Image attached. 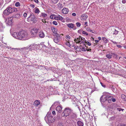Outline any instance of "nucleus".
Returning a JSON list of instances; mask_svg holds the SVG:
<instances>
[{"instance_id": "1", "label": "nucleus", "mask_w": 126, "mask_h": 126, "mask_svg": "<svg viewBox=\"0 0 126 126\" xmlns=\"http://www.w3.org/2000/svg\"><path fill=\"white\" fill-rule=\"evenodd\" d=\"M14 37L20 40H25L29 38L27 33L22 30L19 32H15L12 34Z\"/></svg>"}, {"instance_id": "2", "label": "nucleus", "mask_w": 126, "mask_h": 126, "mask_svg": "<svg viewBox=\"0 0 126 126\" xmlns=\"http://www.w3.org/2000/svg\"><path fill=\"white\" fill-rule=\"evenodd\" d=\"M104 94H103L101 96L100 99L101 102L111 103L113 97L107 95L106 94H108V93H104Z\"/></svg>"}, {"instance_id": "3", "label": "nucleus", "mask_w": 126, "mask_h": 126, "mask_svg": "<svg viewBox=\"0 0 126 126\" xmlns=\"http://www.w3.org/2000/svg\"><path fill=\"white\" fill-rule=\"evenodd\" d=\"M45 120L46 122H48L51 123L55 121V119L52 116L51 113L48 112L45 117Z\"/></svg>"}, {"instance_id": "4", "label": "nucleus", "mask_w": 126, "mask_h": 126, "mask_svg": "<svg viewBox=\"0 0 126 126\" xmlns=\"http://www.w3.org/2000/svg\"><path fill=\"white\" fill-rule=\"evenodd\" d=\"M16 12L17 11L16 8L15 9ZM15 9L12 8L10 7H8L5 10L4 12V14L5 15H7L11 14L14 11H15Z\"/></svg>"}, {"instance_id": "5", "label": "nucleus", "mask_w": 126, "mask_h": 126, "mask_svg": "<svg viewBox=\"0 0 126 126\" xmlns=\"http://www.w3.org/2000/svg\"><path fill=\"white\" fill-rule=\"evenodd\" d=\"M72 111L73 110L69 108L68 107L64 109V110L62 114V115L63 116L66 117L69 116Z\"/></svg>"}, {"instance_id": "6", "label": "nucleus", "mask_w": 126, "mask_h": 126, "mask_svg": "<svg viewBox=\"0 0 126 126\" xmlns=\"http://www.w3.org/2000/svg\"><path fill=\"white\" fill-rule=\"evenodd\" d=\"M28 21H32L33 23H36L37 22L35 16L33 14H31L28 18Z\"/></svg>"}, {"instance_id": "7", "label": "nucleus", "mask_w": 126, "mask_h": 126, "mask_svg": "<svg viewBox=\"0 0 126 126\" xmlns=\"http://www.w3.org/2000/svg\"><path fill=\"white\" fill-rule=\"evenodd\" d=\"M39 31V29H38L35 28L31 30V37H33L36 36Z\"/></svg>"}, {"instance_id": "8", "label": "nucleus", "mask_w": 126, "mask_h": 126, "mask_svg": "<svg viewBox=\"0 0 126 126\" xmlns=\"http://www.w3.org/2000/svg\"><path fill=\"white\" fill-rule=\"evenodd\" d=\"M70 117L71 119H75L77 118V115L76 113H72L71 114Z\"/></svg>"}, {"instance_id": "9", "label": "nucleus", "mask_w": 126, "mask_h": 126, "mask_svg": "<svg viewBox=\"0 0 126 126\" xmlns=\"http://www.w3.org/2000/svg\"><path fill=\"white\" fill-rule=\"evenodd\" d=\"M88 16L86 14L82 15L81 16V19L82 20H85L87 19Z\"/></svg>"}, {"instance_id": "10", "label": "nucleus", "mask_w": 126, "mask_h": 126, "mask_svg": "<svg viewBox=\"0 0 126 126\" xmlns=\"http://www.w3.org/2000/svg\"><path fill=\"white\" fill-rule=\"evenodd\" d=\"M68 11L69 10L68 9L66 8H63L62 10V12L65 14H67Z\"/></svg>"}, {"instance_id": "11", "label": "nucleus", "mask_w": 126, "mask_h": 126, "mask_svg": "<svg viewBox=\"0 0 126 126\" xmlns=\"http://www.w3.org/2000/svg\"><path fill=\"white\" fill-rule=\"evenodd\" d=\"M40 104V102L39 100H38L35 101L33 103V105L36 107L38 106Z\"/></svg>"}, {"instance_id": "12", "label": "nucleus", "mask_w": 126, "mask_h": 126, "mask_svg": "<svg viewBox=\"0 0 126 126\" xmlns=\"http://www.w3.org/2000/svg\"><path fill=\"white\" fill-rule=\"evenodd\" d=\"M20 16V15L19 14L17 13L15 15H13L12 17V18H18Z\"/></svg>"}, {"instance_id": "13", "label": "nucleus", "mask_w": 126, "mask_h": 126, "mask_svg": "<svg viewBox=\"0 0 126 126\" xmlns=\"http://www.w3.org/2000/svg\"><path fill=\"white\" fill-rule=\"evenodd\" d=\"M39 37L41 38H43L45 36L44 34L42 31L39 32Z\"/></svg>"}, {"instance_id": "14", "label": "nucleus", "mask_w": 126, "mask_h": 126, "mask_svg": "<svg viewBox=\"0 0 126 126\" xmlns=\"http://www.w3.org/2000/svg\"><path fill=\"white\" fill-rule=\"evenodd\" d=\"M77 124L78 126H83L84 125L83 123L80 121H78L77 122Z\"/></svg>"}, {"instance_id": "15", "label": "nucleus", "mask_w": 126, "mask_h": 126, "mask_svg": "<svg viewBox=\"0 0 126 126\" xmlns=\"http://www.w3.org/2000/svg\"><path fill=\"white\" fill-rule=\"evenodd\" d=\"M56 109L57 111L60 112L62 111V107L60 106H58L56 108Z\"/></svg>"}, {"instance_id": "16", "label": "nucleus", "mask_w": 126, "mask_h": 126, "mask_svg": "<svg viewBox=\"0 0 126 126\" xmlns=\"http://www.w3.org/2000/svg\"><path fill=\"white\" fill-rule=\"evenodd\" d=\"M56 18L57 20H62L63 19V18L60 15H58L56 16Z\"/></svg>"}, {"instance_id": "17", "label": "nucleus", "mask_w": 126, "mask_h": 126, "mask_svg": "<svg viewBox=\"0 0 126 126\" xmlns=\"http://www.w3.org/2000/svg\"><path fill=\"white\" fill-rule=\"evenodd\" d=\"M51 29L54 33L55 34L57 32V29L56 28L52 27Z\"/></svg>"}, {"instance_id": "18", "label": "nucleus", "mask_w": 126, "mask_h": 126, "mask_svg": "<svg viewBox=\"0 0 126 126\" xmlns=\"http://www.w3.org/2000/svg\"><path fill=\"white\" fill-rule=\"evenodd\" d=\"M47 16V15L45 13H42L40 16V17H46Z\"/></svg>"}, {"instance_id": "19", "label": "nucleus", "mask_w": 126, "mask_h": 126, "mask_svg": "<svg viewBox=\"0 0 126 126\" xmlns=\"http://www.w3.org/2000/svg\"><path fill=\"white\" fill-rule=\"evenodd\" d=\"M114 54L113 53H111L110 54H107L106 55V56L109 59H111L112 57V56Z\"/></svg>"}, {"instance_id": "20", "label": "nucleus", "mask_w": 126, "mask_h": 126, "mask_svg": "<svg viewBox=\"0 0 126 126\" xmlns=\"http://www.w3.org/2000/svg\"><path fill=\"white\" fill-rule=\"evenodd\" d=\"M53 40L55 43H58L59 41V40L57 37L54 38L53 39Z\"/></svg>"}, {"instance_id": "21", "label": "nucleus", "mask_w": 126, "mask_h": 126, "mask_svg": "<svg viewBox=\"0 0 126 126\" xmlns=\"http://www.w3.org/2000/svg\"><path fill=\"white\" fill-rule=\"evenodd\" d=\"M67 26L70 28H72L74 27V25L72 23L68 24L67 25Z\"/></svg>"}, {"instance_id": "22", "label": "nucleus", "mask_w": 126, "mask_h": 126, "mask_svg": "<svg viewBox=\"0 0 126 126\" xmlns=\"http://www.w3.org/2000/svg\"><path fill=\"white\" fill-rule=\"evenodd\" d=\"M57 7L59 9H61L63 7L61 3H59L57 4Z\"/></svg>"}, {"instance_id": "23", "label": "nucleus", "mask_w": 126, "mask_h": 126, "mask_svg": "<svg viewBox=\"0 0 126 126\" xmlns=\"http://www.w3.org/2000/svg\"><path fill=\"white\" fill-rule=\"evenodd\" d=\"M35 9H36L35 11V13H37L38 14L39 12H40V11L38 8L36 7L35 8Z\"/></svg>"}, {"instance_id": "24", "label": "nucleus", "mask_w": 126, "mask_h": 126, "mask_svg": "<svg viewBox=\"0 0 126 126\" xmlns=\"http://www.w3.org/2000/svg\"><path fill=\"white\" fill-rule=\"evenodd\" d=\"M80 40V38H78L77 39H75L74 40L75 41V42L76 41H78V43H79L81 42V41Z\"/></svg>"}, {"instance_id": "25", "label": "nucleus", "mask_w": 126, "mask_h": 126, "mask_svg": "<svg viewBox=\"0 0 126 126\" xmlns=\"http://www.w3.org/2000/svg\"><path fill=\"white\" fill-rule=\"evenodd\" d=\"M56 18V17L54 15H51L50 16V18L51 19H54Z\"/></svg>"}, {"instance_id": "26", "label": "nucleus", "mask_w": 126, "mask_h": 126, "mask_svg": "<svg viewBox=\"0 0 126 126\" xmlns=\"http://www.w3.org/2000/svg\"><path fill=\"white\" fill-rule=\"evenodd\" d=\"M15 6L16 7H18L20 6V3L18 2H16L15 4Z\"/></svg>"}, {"instance_id": "27", "label": "nucleus", "mask_w": 126, "mask_h": 126, "mask_svg": "<svg viewBox=\"0 0 126 126\" xmlns=\"http://www.w3.org/2000/svg\"><path fill=\"white\" fill-rule=\"evenodd\" d=\"M69 47H70L71 45L69 41H67L65 43Z\"/></svg>"}, {"instance_id": "28", "label": "nucleus", "mask_w": 126, "mask_h": 126, "mask_svg": "<svg viewBox=\"0 0 126 126\" xmlns=\"http://www.w3.org/2000/svg\"><path fill=\"white\" fill-rule=\"evenodd\" d=\"M59 0H51V1L53 3H56Z\"/></svg>"}, {"instance_id": "29", "label": "nucleus", "mask_w": 126, "mask_h": 126, "mask_svg": "<svg viewBox=\"0 0 126 126\" xmlns=\"http://www.w3.org/2000/svg\"><path fill=\"white\" fill-rule=\"evenodd\" d=\"M118 31L116 30V29H115L114 31V33H113V34L116 35L118 34Z\"/></svg>"}, {"instance_id": "30", "label": "nucleus", "mask_w": 126, "mask_h": 126, "mask_svg": "<svg viewBox=\"0 0 126 126\" xmlns=\"http://www.w3.org/2000/svg\"><path fill=\"white\" fill-rule=\"evenodd\" d=\"M76 24L77 25V27H79L81 25V24L79 22H77Z\"/></svg>"}, {"instance_id": "31", "label": "nucleus", "mask_w": 126, "mask_h": 126, "mask_svg": "<svg viewBox=\"0 0 126 126\" xmlns=\"http://www.w3.org/2000/svg\"><path fill=\"white\" fill-rule=\"evenodd\" d=\"M102 39L103 40V41L105 42L106 43H107V39L105 37H103L102 38Z\"/></svg>"}, {"instance_id": "32", "label": "nucleus", "mask_w": 126, "mask_h": 126, "mask_svg": "<svg viewBox=\"0 0 126 126\" xmlns=\"http://www.w3.org/2000/svg\"><path fill=\"white\" fill-rule=\"evenodd\" d=\"M86 41L85 40V43H87L88 44V45L89 46H90V45H91V43L89 42H88V41H86Z\"/></svg>"}, {"instance_id": "33", "label": "nucleus", "mask_w": 126, "mask_h": 126, "mask_svg": "<svg viewBox=\"0 0 126 126\" xmlns=\"http://www.w3.org/2000/svg\"><path fill=\"white\" fill-rule=\"evenodd\" d=\"M52 23L55 25H57V23L56 21H54L52 22Z\"/></svg>"}, {"instance_id": "34", "label": "nucleus", "mask_w": 126, "mask_h": 126, "mask_svg": "<svg viewBox=\"0 0 126 126\" xmlns=\"http://www.w3.org/2000/svg\"><path fill=\"white\" fill-rule=\"evenodd\" d=\"M82 33L83 34H86V35H88V34L86 32L84 31H83L82 32Z\"/></svg>"}, {"instance_id": "35", "label": "nucleus", "mask_w": 126, "mask_h": 126, "mask_svg": "<svg viewBox=\"0 0 126 126\" xmlns=\"http://www.w3.org/2000/svg\"><path fill=\"white\" fill-rule=\"evenodd\" d=\"M82 51H86V50L85 49V47H82Z\"/></svg>"}, {"instance_id": "36", "label": "nucleus", "mask_w": 126, "mask_h": 126, "mask_svg": "<svg viewBox=\"0 0 126 126\" xmlns=\"http://www.w3.org/2000/svg\"><path fill=\"white\" fill-rule=\"evenodd\" d=\"M66 38L67 39H69L70 38V37L68 35H67L66 36Z\"/></svg>"}, {"instance_id": "37", "label": "nucleus", "mask_w": 126, "mask_h": 126, "mask_svg": "<svg viewBox=\"0 0 126 126\" xmlns=\"http://www.w3.org/2000/svg\"><path fill=\"white\" fill-rule=\"evenodd\" d=\"M117 110L119 111H120L121 110H122L123 111L124 110V109H121V108H117Z\"/></svg>"}, {"instance_id": "38", "label": "nucleus", "mask_w": 126, "mask_h": 126, "mask_svg": "<svg viewBox=\"0 0 126 126\" xmlns=\"http://www.w3.org/2000/svg\"><path fill=\"white\" fill-rule=\"evenodd\" d=\"M117 110L119 111H120L121 110H122L123 111L124 110V109H121V108H117Z\"/></svg>"}, {"instance_id": "39", "label": "nucleus", "mask_w": 126, "mask_h": 126, "mask_svg": "<svg viewBox=\"0 0 126 126\" xmlns=\"http://www.w3.org/2000/svg\"><path fill=\"white\" fill-rule=\"evenodd\" d=\"M55 34L56 35V36L57 37H60V35L58 33H57V32L55 33Z\"/></svg>"}, {"instance_id": "40", "label": "nucleus", "mask_w": 126, "mask_h": 126, "mask_svg": "<svg viewBox=\"0 0 126 126\" xmlns=\"http://www.w3.org/2000/svg\"><path fill=\"white\" fill-rule=\"evenodd\" d=\"M52 113L53 115H55L56 114V112L55 111H53L52 112Z\"/></svg>"}, {"instance_id": "41", "label": "nucleus", "mask_w": 126, "mask_h": 126, "mask_svg": "<svg viewBox=\"0 0 126 126\" xmlns=\"http://www.w3.org/2000/svg\"><path fill=\"white\" fill-rule=\"evenodd\" d=\"M58 126H63L62 124L59 123L58 124Z\"/></svg>"}, {"instance_id": "42", "label": "nucleus", "mask_w": 126, "mask_h": 126, "mask_svg": "<svg viewBox=\"0 0 126 126\" xmlns=\"http://www.w3.org/2000/svg\"><path fill=\"white\" fill-rule=\"evenodd\" d=\"M121 97L122 98H123L124 99L125 98V97L126 98V96L124 95H121Z\"/></svg>"}, {"instance_id": "43", "label": "nucleus", "mask_w": 126, "mask_h": 126, "mask_svg": "<svg viewBox=\"0 0 126 126\" xmlns=\"http://www.w3.org/2000/svg\"><path fill=\"white\" fill-rule=\"evenodd\" d=\"M100 83L101 85L103 87H106V86L105 85H104L102 83V82H100Z\"/></svg>"}, {"instance_id": "44", "label": "nucleus", "mask_w": 126, "mask_h": 126, "mask_svg": "<svg viewBox=\"0 0 126 126\" xmlns=\"http://www.w3.org/2000/svg\"><path fill=\"white\" fill-rule=\"evenodd\" d=\"M85 39V38H82V37H81V39L83 40V41H82V43H84V42H85V40H84V39Z\"/></svg>"}, {"instance_id": "45", "label": "nucleus", "mask_w": 126, "mask_h": 126, "mask_svg": "<svg viewBox=\"0 0 126 126\" xmlns=\"http://www.w3.org/2000/svg\"><path fill=\"white\" fill-rule=\"evenodd\" d=\"M112 101L113 102H115L116 101V99L115 98H112Z\"/></svg>"}, {"instance_id": "46", "label": "nucleus", "mask_w": 126, "mask_h": 126, "mask_svg": "<svg viewBox=\"0 0 126 126\" xmlns=\"http://www.w3.org/2000/svg\"><path fill=\"white\" fill-rule=\"evenodd\" d=\"M27 16V14L26 13H24V14L23 16L24 17H26Z\"/></svg>"}, {"instance_id": "47", "label": "nucleus", "mask_w": 126, "mask_h": 126, "mask_svg": "<svg viewBox=\"0 0 126 126\" xmlns=\"http://www.w3.org/2000/svg\"><path fill=\"white\" fill-rule=\"evenodd\" d=\"M42 21L43 22H45V23H46V21H45V19H42Z\"/></svg>"}, {"instance_id": "48", "label": "nucleus", "mask_w": 126, "mask_h": 126, "mask_svg": "<svg viewBox=\"0 0 126 126\" xmlns=\"http://www.w3.org/2000/svg\"><path fill=\"white\" fill-rule=\"evenodd\" d=\"M86 29V30L88 31H90V28L89 27L87 28Z\"/></svg>"}, {"instance_id": "49", "label": "nucleus", "mask_w": 126, "mask_h": 126, "mask_svg": "<svg viewBox=\"0 0 126 126\" xmlns=\"http://www.w3.org/2000/svg\"><path fill=\"white\" fill-rule=\"evenodd\" d=\"M72 15L74 16H76V14L75 13H73L72 14Z\"/></svg>"}, {"instance_id": "50", "label": "nucleus", "mask_w": 126, "mask_h": 126, "mask_svg": "<svg viewBox=\"0 0 126 126\" xmlns=\"http://www.w3.org/2000/svg\"><path fill=\"white\" fill-rule=\"evenodd\" d=\"M117 47H119L120 48H121V47H122V46L120 45H117Z\"/></svg>"}, {"instance_id": "51", "label": "nucleus", "mask_w": 126, "mask_h": 126, "mask_svg": "<svg viewBox=\"0 0 126 126\" xmlns=\"http://www.w3.org/2000/svg\"><path fill=\"white\" fill-rule=\"evenodd\" d=\"M122 2L123 3H125L126 2V0H123Z\"/></svg>"}, {"instance_id": "52", "label": "nucleus", "mask_w": 126, "mask_h": 126, "mask_svg": "<svg viewBox=\"0 0 126 126\" xmlns=\"http://www.w3.org/2000/svg\"><path fill=\"white\" fill-rule=\"evenodd\" d=\"M30 6L32 7L33 8L35 6L33 4H31L30 5Z\"/></svg>"}, {"instance_id": "53", "label": "nucleus", "mask_w": 126, "mask_h": 126, "mask_svg": "<svg viewBox=\"0 0 126 126\" xmlns=\"http://www.w3.org/2000/svg\"><path fill=\"white\" fill-rule=\"evenodd\" d=\"M3 33H4L3 32L2 33V34H1L0 33V36H2V38H3Z\"/></svg>"}, {"instance_id": "54", "label": "nucleus", "mask_w": 126, "mask_h": 126, "mask_svg": "<svg viewBox=\"0 0 126 126\" xmlns=\"http://www.w3.org/2000/svg\"><path fill=\"white\" fill-rule=\"evenodd\" d=\"M118 126H125V125L124 124H122L120 125H118Z\"/></svg>"}, {"instance_id": "55", "label": "nucleus", "mask_w": 126, "mask_h": 126, "mask_svg": "<svg viewBox=\"0 0 126 126\" xmlns=\"http://www.w3.org/2000/svg\"><path fill=\"white\" fill-rule=\"evenodd\" d=\"M34 1L36 3H38V0H34Z\"/></svg>"}, {"instance_id": "56", "label": "nucleus", "mask_w": 126, "mask_h": 126, "mask_svg": "<svg viewBox=\"0 0 126 126\" xmlns=\"http://www.w3.org/2000/svg\"><path fill=\"white\" fill-rule=\"evenodd\" d=\"M86 50L88 51H90L91 50V49L89 48H87L86 49Z\"/></svg>"}, {"instance_id": "57", "label": "nucleus", "mask_w": 126, "mask_h": 126, "mask_svg": "<svg viewBox=\"0 0 126 126\" xmlns=\"http://www.w3.org/2000/svg\"><path fill=\"white\" fill-rule=\"evenodd\" d=\"M114 44H116L117 43L115 41H113L112 40L111 41Z\"/></svg>"}, {"instance_id": "58", "label": "nucleus", "mask_w": 126, "mask_h": 126, "mask_svg": "<svg viewBox=\"0 0 126 126\" xmlns=\"http://www.w3.org/2000/svg\"><path fill=\"white\" fill-rule=\"evenodd\" d=\"M99 42V40H95V42L96 43H98Z\"/></svg>"}, {"instance_id": "59", "label": "nucleus", "mask_w": 126, "mask_h": 126, "mask_svg": "<svg viewBox=\"0 0 126 126\" xmlns=\"http://www.w3.org/2000/svg\"><path fill=\"white\" fill-rule=\"evenodd\" d=\"M87 22H86L85 23V25L86 26H88V25L87 24Z\"/></svg>"}, {"instance_id": "60", "label": "nucleus", "mask_w": 126, "mask_h": 126, "mask_svg": "<svg viewBox=\"0 0 126 126\" xmlns=\"http://www.w3.org/2000/svg\"><path fill=\"white\" fill-rule=\"evenodd\" d=\"M98 38L99 40H101V38L100 37H98Z\"/></svg>"}, {"instance_id": "61", "label": "nucleus", "mask_w": 126, "mask_h": 126, "mask_svg": "<svg viewBox=\"0 0 126 126\" xmlns=\"http://www.w3.org/2000/svg\"><path fill=\"white\" fill-rule=\"evenodd\" d=\"M89 32H92L93 33H94V32H93V31L91 30V29L90 30V31H89Z\"/></svg>"}, {"instance_id": "62", "label": "nucleus", "mask_w": 126, "mask_h": 126, "mask_svg": "<svg viewBox=\"0 0 126 126\" xmlns=\"http://www.w3.org/2000/svg\"><path fill=\"white\" fill-rule=\"evenodd\" d=\"M92 38V39H93V40H94V39L92 37H91Z\"/></svg>"}, {"instance_id": "63", "label": "nucleus", "mask_w": 126, "mask_h": 126, "mask_svg": "<svg viewBox=\"0 0 126 126\" xmlns=\"http://www.w3.org/2000/svg\"><path fill=\"white\" fill-rule=\"evenodd\" d=\"M121 58V57H120L119 58V59H120Z\"/></svg>"}, {"instance_id": "64", "label": "nucleus", "mask_w": 126, "mask_h": 126, "mask_svg": "<svg viewBox=\"0 0 126 126\" xmlns=\"http://www.w3.org/2000/svg\"><path fill=\"white\" fill-rule=\"evenodd\" d=\"M12 49H17V48H12Z\"/></svg>"}]
</instances>
